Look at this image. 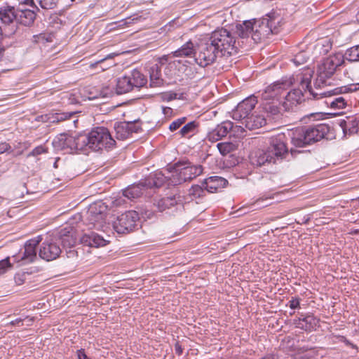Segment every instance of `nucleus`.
<instances>
[{
	"label": "nucleus",
	"instance_id": "nucleus-1",
	"mask_svg": "<svg viewBox=\"0 0 359 359\" xmlns=\"http://www.w3.org/2000/svg\"><path fill=\"white\" fill-rule=\"evenodd\" d=\"M311 74H306L305 76H302L301 86L304 89L308 88L310 92V95L313 98L318 99V96L320 97H328L326 100V104L329 105L334 109H341L346 107L347 104L346 93L351 90L350 88L342 86L341 88H335L333 90L315 92L311 86Z\"/></svg>",
	"mask_w": 359,
	"mask_h": 359
},
{
	"label": "nucleus",
	"instance_id": "nucleus-2",
	"mask_svg": "<svg viewBox=\"0 0 359 359\" xmlns=\"http://www.w3.org/2000/svg\"><path fill=\"white\" fill-rule=\"evenodd\" d=\"M80 142L93 151L109 150L115 147L116 141L109 130L104 127H96L88 134H82Z\"/></svg>",
	"mask_w": 359,
	"mask_h": 359
},
{
	"label": "nucleus",
	"instance_id": "nucleus-3",
	"mask_svg": "<svg viewBox=\"0 0 359 359\" xmlns=\"http://www.w3.org/2000/svg\"><path fill=\"white\" fill-rule=\"evenodd\" d=\"M208 39L217 49L220 57L230 56L237 52L236 38L231 30L217 29Z\"/></svg>",
	"mask_w": 359,
	"mask_h": 359
},
{
	"label": "nucleus",
	"instance_id": "nucleus-4",
	"mask_svg": "<svg viewBox=\"0 0 359 359\" xmlns=\"http://www.w3.org/2000/svg\"><path fill=\"white\" fill-rule=\"evenodd\" d=\"M344 62V56L340 53L330 55L325 58L317 68V78L314 83L315 88H318L327 85V80L334 74L337 68Z\"/></svg>",
	"mask_w": 359,
	"mask_h": 359
},
{
	"label": "nucleus",
	"instance_id": "nucleus-5",
	"mask_svg": "<svg viewBox=\"0 0 359 359\" xmlns=\"http://www.w3.org/2000/svg\"><path fill=\"white\" fill-rule=\"evenodd\" d=\"M203 166L193 164L189 161H179L175 164V170L172 172L170 183L172 185L181 184L199 176L203 172Z\"/></svg>",
	"mask_w": 359,
	"mask_h": 359
},
{
	"label": "nucleus",
	"instance_id": "nucleus-6",
	"mask_svg": "<svg viewBox=\"0 0 359 359\" xmlns=\"http://www.w3.org/2000/svg\"><path fill=\"white\" fill-rule=\"evenodd\" d=\"M147 78L139 70L135 69L116 80V93H127L134 88H140L147 83Z\"/></svg>",
	"mask_w": 359,
	"mask_h": 359
},
{
	"label": "nucleus",
	"instance_id": "nucleus-7",
	"mask_svg": "<svg viewBox=\"0 0 359 359\" xmlns=\"http://www.w3.org/2000/svg\"><path fill=\"white\" fill-rule=\"evenodd\" d=\"M218 57H220V53L208 39L197 44L195 62L200 67H205L213 64Z\"/></svg>",
	"mask_w": 359,
	"mask_h": 359
},
{
	"label": "nucleus",
	"instance_id": "nucleus-8",
	"mask_svg": "<svg viewBox=\"0 0 359 359\" xmlns=\"http://www.w3.org/2000/svg\"><path fill=\"white\" fill-rule=\"evenodd\" d=\"M82 134L74 137L66 133L57 135L52 142V145L56 151H63L65 153H72L74 151L84 150V144L80 142Z\"/></svg>",
	"mask_w": 359,
	"mask_h": 359
},
{
	"label": "nucleus",
	"instance_id": "nucleus-9",
	"mask_svg": "<svg viewBox=\"0 0 359 359\" xmlns=\"http://www.w3.org/2000/svg\"><path fill=\"white\" fill-rule=\"evenodd\" d=\"M252 20L253 23L252 40L255 43L260 42L271 34L278 33V29L275 26V18L267 16L266 18Z\"/></svg>",
	"mask_w": 359,
	"mask_h": 359
},
{
	"label": "nucleus",
	"instance_id": "nucleus-10",
	"mask_svg": "<svg viewBox=\"0 0 359 359\" xmlns=\"http://www.w3.org/2000/svg\"><path fill=\"white\" fill-rule=\"evenodd\" d=\"M107 206L102 202L90 205L86 214V220L89 225L97 229H103L106 224Z\"/></svg>",
	"mask_w": 359,
	"mask_h": 359
},
{
	"label": "nucleus",
	"instance_id": "nucleus-11",
	"mask_svg": "<svg viewBox=\"0 0 359 359\" xmlns=\"http://www.w3.org/2000/svg\"><path fill=\"white\" fill-rule=\"evenodd\" d=\"M267 151L273 158V163L281 161L288 155V148L286 145L285 136L280 133L269 139V144Z\"/></svg>",
	"mask_w": 359,
	"mask_h": 359
},
{
	"label": "nucleus",
	"instance_id": "nucleus-12",
	"mask_svg": "<svg viewBox=\"0 0 359 359\" xmlns=\"http://www.w3.org/2000/svg\"><path fill=\"white\" fill-rule=\"evenodd\" d=\"M294 78L283 79L267 86L262 93L261 97L264 101H278L280 97L293 83Z\"/></svg>",
	"mask_w": 359,
	"mask_h": 359
},
{
	"label": "nucleus",
	"instance_id": "nucleus-13",
	"mask_svg": "<svg viewBox=\"0 0 359 359\" xmlns=\"http://www.w3.org/2000/svg\"><path fill=\"white\" fill-rule=\"evenodd\" d=\"M138 219L139 215L136 211H127L113 221L112 226L118 233H128L134 229Z\"/></svg>",
	"mask_w": 359,
	"mask_h": 359
},
{
	"label": "nucleus",
	"instance_id": "nucleus-14",
	"mask_svg": "<svg viewBox=\"0 0 359 359\" xmlns=\"http://www.w3.org/2000/svg\"><path fill=\"white\" fill-rule=\"evenodd\" d=\"M311 74L309 72L304 74H299L297 76V79L299 81V88H294L287 93L285 97V100L283 102V107L286 111L293 110L294 107L301 104L304 100V95L303 90L305 93L307 92L310 94L308 88L304 89L301 86L302 76H305L306 74Z\"/></svg>",
	"mask_w": 359,
	"mask_h": 359
},
{
	"label": "nucleus",
	"instance_id": "nucleus-15",
	"mask_svg": "<svg viewBox=\"0 0 359 359\" xmlns=\"http://www.w3.org/2000/svg\"><path fill=\"white\" fill-rule=\"evenodd\" d=\"M61 252V249L56 241V237H54L53 233L47 236L42 243L39 250V256L41 259L49 262L57 259Z\"/></svg>",
	"mask_w": 359,
	"mask_h": 359
},
{
	"label": "nucleus",
	"instance_id": "nucleus-16",
	"mask_svg": "<svg viewBox=\"0 0 359 359\" xmlns=\"http://www.w3.org/2000/svg\"><path fill=\"white\" fill-rule=\"evenodd\" d=\"M257 102L256 97L254 96L243 100L232 111L231 117L236 121L244 122L245 119L250 116V112L254 109Z\"/></svg>",
	"mask_w": 359,
	"mask_h": 359
},
{
	"label": "nucleus",
	"instance_id": "nucleus-17",
	"mask_svg": "<svg viewBox=\"0 0 359 359\" xmlns=\"http://www.w3.org/2000/svg\"><path fill=\"white\" fill-rule=\"evenodd\" d=\"M41 241L40 236L27 241L25 244L23 255L20 259L18 256H13L14 260L17 262H22V264L33 262L37 258L36 247Z\"/></svg>",
	"mask_w": 359,
	"mask_h": 359
},
{
	"label": "nucleus",
	"instance_id": "nucleus-18",
	"mask_svg": "<svg viewBox=\"0 0 359 359\" xmlns=\"http://www.w3.org/2000/svg\"><path fill=\"white\" fill-rule=\"evenodd\" d=\"M114 130L118 140H126L133 133H137L142 130L140 124L137 122H120L115 123Z\"/></svg>",
	"mask_w": 359,
	"mask_h": 359
},
{
	"label": "nucleus",
	"instance_id": "nucleus-19",
	"mask_svg": "<svg viewBox=\"0 0 359 359\" xmlns=\"http://www.w3.org/2000/svg\"><path fill=\"white\" fill-rule=\"evenodd\" d=\"M54 237H56V241H60L63 248L73 247L78 238L80 239L81 236L79 235L76 230L72 226H67L61 229L56 234H53Z\"/></svg>",
	"mask_w": 359,
	"mask_h": 359
},
{
	"label": "nucleus",
	"instance_id": "nucleus-20",
	"mask_svg": "<svg viewBox=\"0 0 359 359\" xmlns=\"http://www.w3.org/2000/svg\"><path fill=\"white\" fill-rule=\"evenodd\" d=\"M309 142L315 143L323 139L330 132V127L326 124H318L313 126L305 127Z\"/></svg>",
	"mask_w": 359,
	"mask_h": 359
},
{
	"label": "nucleus",
	"instance_id": "nucleus-21",
	"mask_svg": "<svg viewBox=\"0 0 359 359\" xmlns=\"http://www.w3.org/2000/svg\"><path fill=\"white\" fill-rule=\"evenodd\" d=\"M233 128V123L230 121H223L217 126L215 128L208 133L207 138L209 141L215 142L226 137L231 129Z\"/></svg>",
	"mask_w": 359,
	"mask_h": 359
},
{
	"label": "nucleus",
	"instance_id": "nucleus-22",
	"mask_svg": "<svg viewBox=\"0 0 359 359\" xmlns=\"http://www.w3.org/2000/svg\"><path fill=\"white\" fill-rule=\"evenodd\" d=\"M184 202V198L179 194L165 198H163L158 201L156 206L159 211L163 212L172 207H182Z\"/></svg>",
	"mask_w": 359,
	"mask_h": 359
},
{
	"label": "nucleus",
	"instance_id": "nucleus-23",
	"mask_svg": "<svg viewBox=\"0 0 359 359\" xmlns=\"http://www.w3.org/2000/svg\"><path fill=\"white\" fill-rule=\"evenodd\" d=\"M80 241L83 245L95 248L104 246L107 243L102 236L93 231L85 233L80 237Z\"/></svg>",
	"mask_w": 359,
	"mask_h": 359
},
{
	"label": "nucleus",
	"instance_id": "nucleus-24",
	"mask_svg": "<svg viewBox=\"0 0 359 359\" xmlns=\"http://www.w3.org/2000/svg\"><path fill=\"white\" fill-rule=\"evenodd\" d=\"M319 319L313 315H306L304 318H298L294 320L296 327L304 330L306 332H311L318 327Z\"/></svg>",
	"mask_w": 359,
	"mask_h": 359
},
{
	"label": "nucleus",
	"instance_id": "nucleus-25",
	"mask_svg": "<svg viewBox=\"0 0 359 359\" xmlns=\"http://www.w3.org/2000/svg\"><path fill=\"white\" fill-rule=\"evenodd\" d=\"M228 181L219 176H212L204 180L203 185L205 190L210 193L217 191L226 186Z\"/></svg>",
	"mask_w": 359,
	"mask_h": 359
},
{
	"label": "nucleus",
	"instance_id": "nucleus-26",
	"mask_svg": "<svg viewBox=\"0 0 359 359\" xmlns=\"http://www.w3.org/2000/svg\"><path fill=\"white\" fill-rule=\"evenodd\" d=\"M338 124L345 136L356 134L359 130V120L356 118L346 117L339 120Z\"/></svg>",
	"mask_w": 359,
	"mask_h": 359
},
{
	"label": "nucleus",
	"instance_id": "nucleus-27",
	"mask_svg": "<svg viewBox=\"0 0 359 359\" xmlns=\"http://www.w3.org/2000/svg\"><path fill=\"white\" fill-rule=\"evenodd\" d=\"M291 142L297 147H304L310 144L305 127L297 128L292 130Z\"/></svg>",
	"mask_w": 359,
	"mask_h": 359
},
{
	"label": "nucleus",
	"instance_id": "nucleus-28",
	"mask_svg": "<svg viewBox=\"0 0 359 359\" xmlns=\"http://www.w3.org/2000/svg\"><path fill=\"white\" fill-rule=\"evenodd\" d=\"M36 18L35 10L17 9L15 21L25 26H30Z\"/></svg>",
	"mask_w": 359,
	"mask_h": 359
},
{
	"label": "nucleus",
	"instance_id": "nucleus-29",
	"mask_svg": "<svg viewBox=\"0 0 359 359\" xmlns=\"http://www.w3.org/2000/svg\"><path fill=\"white\" fill-rule=\"evenodd\" d=\"M251 163L256 166H262L266 163H273V158L270 156L267 149H259L251 154Z\"/></svg>",
	"mask_w": 359,
	"mask_h": 359
},
{
	"label": "nucleus",
	"instance_id": "nucleus-30",
	"mask_svg": "<svg viewBox=\"0 0 359 359\" xmlns=\"http://www.w3.org/2000/svg\"><path fill=\"white\" fill-rule=\"evenodd\" d=\"M253 23L252 20L244 21L242 24H237L235 29L231 31L234 33V36H238L241 39H247L251 35L252 38Z\"/></svg>",
	"mask_w": 359,
	"mask_h": 359
},
{
	"label": "nucleus",
	"instance_id": "nucleus-31",
	"mask_svg": "<svg viewBox=\"0 0 359 359\" xmlns=\"http://www.w3.org/2000/svg\"><path fill=\"white\" fill-rule=\"evenodd\" d=\"M266 123V118L263 116L252 114L247 117L244 122H241V124L244 125L247 129L252 130L262 127Z\"/></svg>",
	"mask_w": 359,
	"mask_h": 359
},
{
	"label": "nucleus",
	"instance_id": "nucleus-32",
	"mask_svg": "<svg viewBox=\"0 0 359 359\" xmlns=\"http://www.w3.org/2000/svg\"><path fill=\"white\" fill-rule=\"evenodd\" d=\"M196 51L197 48H196L194 43L191 40H189L172 53L173 56L176 57L194 56L195 58V53H196Z\"/></svg>",
	"mask_w": 359,
	"mask_h": 359
},
{
	"label": "nucleus",
	"instance_id": "nucleus-33",
	"mask_svg": "<svg viewBox=\"0 0 359 359\" xmlns=\"http://www.w3.org/2000/svg\"><path fill=\"white\" fill-rule=\"evenodd\" d=\"M16 12L17 9L14 7L5 6L0 8V20L6 24L9 25L13 22V20H16Z\"/></svg>",
	"mask_w": 359,
	"mask_h": 359
},
{
	"label": "nucleus",
	"instance_id": "nucleus-34",
	"mask_svg": "<svg viewBox=\"0 0 359 359\" xmlns=\"http://www.w3.org/2000/svg\"><path fill=\"white\" fill-rule=\"evenodd\" d=\"M145 188L142 183L133 184L123 191V196L130 200L137 198L143 194Z\"/></svg>",
	"mask_w": 359,
	"mask_h": 359
},
{
	"label": "nucleus",
	"instance_id": "nucleus-35",
	"mask_svg": "<svg viewBox=\"0 0 359 359\" xmlns=\"http://www.w3.org/2000/svg\"><path fill=\"white\" fill-rule=\"evenodd\" d=\"M150 75V86L151 87L161 86L163 84V79H161V69L158 65H154L151 67L149 70Z\"/></svg>",
	"mask_w": 359,
	"mask_h": 359
},
{
	"label": "nucleus",
	"instance_id": "nucleus-36",
	"mask_svg": "<svg viewBox=\"0 0 359 359\" xmlns=\"http://www.w3.org/2000/svg\"><path fill=\"white\" fill-rule=\"evenodd\" d=\"M217 147L219 149V153L222 156H226L236 149L235 144L230 142H220L217 144Z\"/></svg>",
	"mask_w": 359,
	"mask_h": 359
},
{
	"label": "nucleus",
	"instance_id": "nucleus-37",
	"mask_svg": "<svg viewBox=\"0 0 359 359\" xmlns=\"http://www.w3.org/2000/svg\"><path fill=\"white\" fill-rule=\"evenodd\" d=\"M205 189L203 184L201 186L194 184L189 189V196L191 199L199 198L205 195Z\"/></svg>",
	"mask_w": 359,
	"mask_h": 359
},
{
	"label": "nucleus",
	"instance_id": "nucleus-38",
	"mask_svg": "<svg viewBox=\"0 0 359 359\" xmlns=\"http://www.w3.org/2000/svg\"><path fill=\"white\" fill-rule=\"evenodd\" d=\"M196 127V123L195 121H191L180 129V134L182 137H191L195 133Z\"/></svg>",
	"mask_w": 359,
	"mask_h": 359
},
{
	"label": "nucleus",
	"instance_id": "nucleus-39",
	"mask_svg": "<svg viewBox=\"0 0 359 359\" xmlns=\"http://www.w3.org/2000/svg\"><path fill=\"white\" fill-rule=\"evenodd\" d=\"M77 112L56 113L52 115L50 119L53 123H59L74 118Z\"/></svg>",
	"mask_w": 359,
	"mask_h": 359
},
{
	"label": "nucleus",
	"instance_id": "nucleus-40",
	"mask_svg": "<svg viewBox=\"0 0 359 359\" xmlns=\"http://www.w3.org/2000/svg\"><path fill=\"white\" fill-rule=\"evenodd\" d=\"M99 92L96 95H92L89 97V100H95L100 97L105 98L113 95L114 91L111 88L108 86H104L100 88Z\"/></svg>",
	"mask_w": 359,
	"mask_h": 359
},
{
	"label": "nucleus",
	"instance_id": "nucleus-41",
	"mask_svg": "<svg viewBox=\"0 0 359 359\" xmlns=\"http://www.w3.org/2000/svg\"><path fill=\"white\" fill-rule=\"evenodd\" d=\"M346 58L351 62L359 61V44L348 48L346 52Z\"/></svg>",
	"mask_w": 359,
	"mask_h": 359
},
{
	"label": "nucleus",
	"instance_id": "nucleus-42",
	"mask_svg": "<svg viewBox=\"0 0 359 359\" xmlns=\"http://www.w3.org/2000/svg\"><path fill=\"white\" fill-rule=\"evenodd\" d=\"M262 104L264 110L271 115H276L279 113V109L278 107L277 104L273 101L272 102H269V101H265Z\"/></svg>",
	"mask_w": 359,
	"mask_h": 359
},
{
	"label": "nucleus",
	"instance_id": "nucleus-43",
	"mask_svg": "<svg viewBox=\"0 0 359 359\" xmlns=\"http://www.w3.org/2000/svg\"><path fill=\"white\" fill-rule=\"evenodd\" d=\"M112 56L111 55H107L102 60H99L95 63L96 65H100V68L102 70L107 69L110 67L114 65V63L111 61Z\"/></svg>",
	"mask_w": 359,
	"mask_h": 359
},
{
	"label": "nucleus",
	"instance_id": "nucleus-44",
	"mask_svg": "<svg viewBox=\"0 0 359 359\" xmlns=\"http://www.w3.org/2000/svg\"><path fill=\"white\" fill-rule=\"evenodd\" d=\"M309 59V56L307 55L306 52H300L294 55L292 61L296 65V66H299L303 65L307 62Z\"/></svg>",
	"mask_w": 359,
	"mask_h": 359
},
{
	"label": "nucleus",
	"instance_id": "nucleus-45",
	"mask_svg": "<svg viewBox=\"0 0 359 359\" xmlns=\"http://www.w3.org/2000/svg\"><path fill=\"white\" fill-rule=\"evenodd\" d=\"M43 9H53L56 7L58 0H37Z\"/></svg>",
	"mask_w": 359,
	"mask_h": 359
},
{
	"label": "nucleus",
	"instance_id": "nucleus-46",
	"mask_svg": "<svg viewBox=\"0 0 359 359\" xmlns=\"http://www.w3.org/2000/svg\"><path fill=\"white\" fill-rule=\"evenodd\" d=\"M48 152V149L45 147L40 145L36 147L32 151L27 154V158H29L31 156H37L42 154H46Z\"/></svg>",
	"mask_w": 359,
	"mask_h": 359
},
{
	"label": "nucleus",
	"instance_id": "nucleus-47",
	"mask_svg": "<svg viewBox=\"0 0 359 359\" xmlns=\"http://www.w3.org/2000/svg\"><path fill=\"white\" fill-rule=\"evenodd\" d=\"M12 265L10 263L9 257L0 261V276L5 273L8 269H11Z\"/></svg>",
	"mask_w": 359,
	"mask_h": 359
},
{
	"label": "nucleus",
	"instance_id": "nucleus-48",
	"mask_svg": "<svg viewBox=\"0 0 359 359\" xmlns=\"http://www.w3.org/2000/svg\"><path fill=\"white\" fill-rule=\"evenodd\" d=\"M185 121H186L185 117L177 118V119L175 120L174 121H172L170 124L169 129L171 131H175V130H177L178 128H180L185 123Z\"/></svg>",
	"mask_w": 359,
	"mask_h": 359
},
{
	"label": "nucleus",
	"instance_id": "nucleus-49",
	"mask_svg": "<svg viewBox=\"0 0 359 359\" xmlns=\"http://www.w3.org/2000/svg\"><path fill=\"white\" fill-rule=\"evenodd\" d=\"M24 320H27L28 322V323H27V325H31L32 322H33V319L32 318H29L27 316L25 317V318H17L14 320H12L10 322V325H15V326H22L23 325V321Z\"/></svg>",
	"mask_w": 359,
	"mask_h": 359
},
{
	"label": "nucleus",
	"instance_id": "nucleus-50",
	"mask_svg": "<svg viewBox=\"0 0 359 359\" xmlns=\"http://www.w3.org/2000/svg\"><path fill=\"white\" fill-rule=\"evenodd\" d=\"M170 174H172V172H170ZM155 175L158 180L157 182H154L156 186H160L165 180H168L169 181V182H168L169 184H172L170 183V179L171 177V175H170L168 176H165L161 172H158V173H156Z\"/></svg>",
	"mask_w": 359,
	"mask_h": 359
},
{
	"label": "nucleus",
	"instance_id": "nucleus-51",
	"mask_svg": "<svg viewBox=\"0 0 359 359\" xmlns=\"http://www.w3.org/2000/svg\"><path fill=\"white\" fill-rule=\"evenodd\" d=\"M161 97L164 101L169 102L172 100L177 99V93H174V92H165V93H161Z\"/></svg>",
	"mask_w": 359,
	"mask_h": 359
},
{
	"label": "nucleus",
	"instance_id": "nucleus-52",
	"mask_svg": "<svg viewBox=\"0 0 359 359\" xmlns=\"http://www.w3.org/2000/svg\"><path fill=\"white\" fill-rule=\"evenodd\" d=\"M243 126H245L243 124L241 126H233V128L231 129V131H232L233 133L234 136H237L238 137H243L245 135H244L245 130H244Z\"/></svg>",
	"mask_w": 359,
	"mask_h": 359
},
{
	"label": "nucleus",
	"instance_id": "nucleus-53",
	"mask_svg": "<svg viewBox=\"0 0 359 359\" xmlns=\"http://www.w3.org/2000/svg\"><path fill=\"white\" fill-rule=\"evenodd\" d=\"M300 299L299 297H292L289 302V306L292 309H295L299 307Z\"/></svg>",
	"mask_w": 359,
	"mask_h": 359
},
{
	"label": "nucleus",
	"instance_id": "nucleus-54",
	"mask_svg": "<svg viewBox=\"0 0 359 359\" xmlns=\"http://www.w3.org/2000/svg\"><path fill=\"white\" fill-rule=\"evenodd\" d=\"M11 148V146L8 143L0 142V154L8 151Z\"/></svg>",
	"mask_w": 359,
	"mask_h": 359
},
{
	"label": "nucleus",
	"instance_id": "nucleus-55",
	"mask_svg": "<svg viewBox=\"0 0 359 359\" xmlns=\"http://www.w3.org/2000/svg\"><path fill=\"white\" fill-rule=\"evenodd\" d=\"M23 4L26 5V6H30L31 8H32V10H35V11H39V8L35 5V3H34V0H25V1L23 2Z\"/></svg>",
	"mask_w": 359,
	"mask_h": 359
},
{
	"label": "nucleus",
	"instance_id": "nucleus-56",
	"mask_svg": "<svg viewBox=\"0 0 359 359\" xmlns=\"http://www.w3.org/2000/svg\"><path fill=\"white\" fill-rule=\"evenodd\" d=\"M175 351L178 355H182L183 353V348L178 341L175 344Z\"/></svg>",
	"mask_w": 359,
	"mask_h": 359
},
{
	"label": "nucleus",
	"instance_id": "nucleus-57",
	"mask_svg": "<svg viewBox=\"0 0 359 359\" xmlns=\"http://www.w3.org/2000/svg\"><path fill=\"white\" fill-rule=\"evenodd\" d=\"M273 198V195L264 194L262 196H261L260 198H259L258 199H257L255 203L259 204L262 201H266L268 199H271Z\"/></svg>",
	"mask_w": 359,
	"mask_h": 359
},
{
	"label": "nucleus",
	"instance_id": "nucleus-58",
	"mask_svg": "<svg viewBox=\"0 0 359 359\" xmlns=\"http://www.w3.org/2000/svg\"><path fill=\"white\" fill-rule=\"evenodd\" d=\"M77 355H78L79 359H91L87 356L84 350H83V349L79 350L77 352Z\"/></svg>",
	"mask_w": 359,
	"mask_h": 359
},
{
	"label": "nucleus",
	"instance_id": "nucleus-59",
	"mask_svg": "<svg viewBox=\"0 0 359 359\" xmlns=\"http://www.w3.org/2000/svg\"><path fill=\"white\" fill-rule=\"evenodd\" d=\"M67 255L69 258H74V257H77V252L70 249L69 251H67Z\"/></svg>",
	"mask_w": 359,
	"mask_h": 359
},
{
	"label": "nucleus",
	"instance_id": "nucleus-60",
	"mask_svg": "<svg viewBox=\"0 0 359 359\" xmlns=\"http://www.w3.org/2000/svg\"><path fill=\"white\" fill-rule=\"evenodd\" d=\"M92 90H95V92H93L92 90H90L89 92V95H88V98L90 96H91L92 95H96L98 92H99V90H97V89H95V88H92Z\"/></svg>",
	"mask_w": 359,
	"mask_h": 359
},
{
	"label": "nucleus",
	"instance_id": "nucleus-61",
	"mask_svg": "<svg viewBox=\"0 0 359 359\" xmlns=\"http://www.w3.org/2000/svg\"><path fill=\"white\" fill-rule=\"evenodd\" d=\"M25 5H24L22 3V4H20L19 8H18L17 9H27L26 8H25Z\"/></svg>",
	"mask_w": 359,
	"mask_h": 359
},
{
	"label": "nucleus",
	"instance_id": "nucleus-62",
	"mask_svg": "<svg viewBox=\"0 0 359 359\" xmlns=\"http://www.w3.org/2000/svg\"><path fill=\"white\" fill-rule=\"evenodd\" d=\"M128 20L129 19H126L123 21H122L121 22H123V25H128V24L130 23V22H128Z\"/></svg>",
	"mask_w": 359,
	"mask_h": 359
},
{
	"label": "nucleus",
	"instance_id": "nucleus-63",
	"mask_svg": "<svg viewBox=\"0 0 359 359\" xmlns=\"http://www.w3.org/2000/svg\"><path fill=\"white\" fill-rule=\"evenodd\" d=\"M78 123V119H74L73 120V124L75 127H76V124Z\"/></svg>",
	"mask_w": 359,
	"mask_h": 359
},
{
	"label": "nucleus",
	"instance_id": "nucleus-64",
	"mask_svg": "<svg viewBox=\"0 0 359 359\" xmlns=\"http://www.w3.org/2000/svg\"><path fill=\"white\" fill-rule=\"evenodd\" d=\"M166 109H168V110H169V111H170V110H171V109H170V108H169V107H168V108H166V109H164L163 110H164V111H165ZM164 113H165V111H164Z\"/></svg>",
	"mask_w": 359,
	"mask_h": 359
}]
</instances>
